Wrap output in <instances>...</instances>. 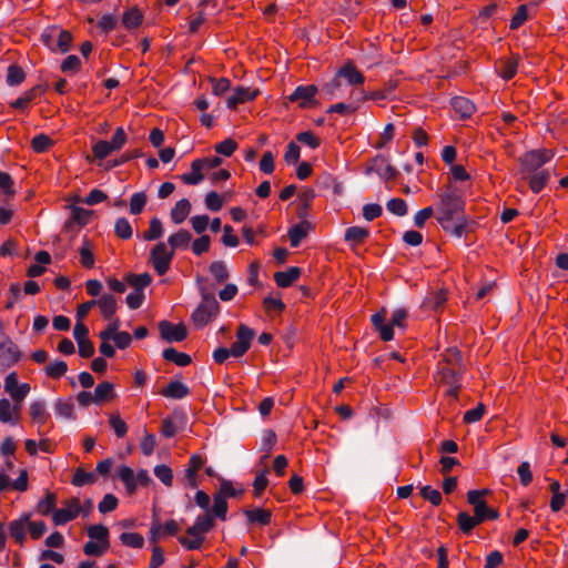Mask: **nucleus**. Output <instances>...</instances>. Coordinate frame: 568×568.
<instances>
[{
	"mask_svg": "<svg viewBox=\"0 0 568 568\" xmlns=\"http://www.w3.org/2000/svg\"><path fill=\"white\" fill-rule=\"evenodd\" d=\"M219 303L213 296H204L201 304L192 314L194 324L199 327L205 326L219 313Z\"/></svg>",
	"mask_w": 568,
	"mask_h": 568,
	"instance_id": "nucleus-8",
	"label": "nucleus"
},
{
	"mask_svg": "<svg viewBox=\"0 0 568 568\" xmlns=\"http://www.w3.org/2000/svg\"><path fill=\"white\" fill-rule=\"evenodd\" d=\"M20 403L13 405L7 398L0 399V422L17 425L20 418Z\"/></svg>",
	"mask_w": 568,
	"mask_h": 568,
	"instance_id": "nucleus-15",
	"label": "nucleus"
},
{
	"mask_svg": "<svg viewBox=\"0 0 568 568\" xmlns=\"http://www.w3.org/2000/svg\"><path fill=\"white\" fill-rule=\"evenodd\" d=\"M114 397V387L113 384L109 382H103L98 384L94 389V399L95 404H100L104 400H109Z\"/></svg>",
	"mask_w": 568,
	"mask_h": 568,
	"instance_id": "nucleus-38",
	"label": "nucleus"
},
{
	"mask_svg": "<svg viewBox=\"0 0 568 568\" xmlns=\"http://www.w3.org/2000/svg\"><path fill=\"white\" fill-rule=\"evenodd\" d=\"M110 547V544H101L100 541L89 540L84 547L83 552L87 556H102Z\"/></svg>",
	"mask_w": 568,
	"mask_h": 568,
	"instance_id": "nucleus-54",
	"label": "nucleus"
},
{
	"mask_svg": "<svg viewBox=\"0 0 568 568\" xmlns=\"http://www.w3.org/2000/svg\"><path fill=\"white\" fill-rule=\"evenodd\" d=\"M368 170H375L376 173L384 179H392L396 174V170L382 158L374 159L373 166Z\"/></svg>",
	"mask_w": 568,
	"mask_h": 568,
	"instance_id": "nucleus-37",
	"label": "nucleus"
},
{
	"mask_svg": "<svg viewBox=\"0 0 568 568\" xmlns=\"http://www.w3.org/2000/svg\"><path fill=\"white\" fill-rule=\"evenodd\" d=\"M190 390L189 387L179 382V381H171L165 388L162 389L161 394L164 397L173 398V399H182L189 395Z\"/></svg>",
	"mask_w": 568,
	"mask_h": 568,
	"instance_id": "nucleus-22",
	"label": "nucleus"
},
{
	"mask_svg": "<svg viewBox=\"0 0 568 568\" xmlns=\"http://www.w3.org/2000/svg\"><path fill=\"white\" fill-rule=\"evenodd\" d=\"M162 356L165 361L172 362L178 366H187L191 363L190 355L185 353L178 352L173 347L165 348L162 353Z\"/></svg>",
	"mask_w": 568,
	"mask_h": 568,
	"instance_id": "nucleus-34",
	"label": "nucleus"
},
{
	"mask_svg": "<svg viewBox=\"0 0 568 568\" xmlns=\"http://www.w3.org/2000/svg\"><path fill=\"white\" fill-rule=\"evenodd\" d=\"M173 257L174 252L164 242L158 243L150 253V262L159 275H164L169 271Z\"/></svg>",
	"mask_w": 568,
	"mask_h": 568,
	"instance_id": "nucleus-5",
	"label": "nucleus"
},
{
	"mask_svg": "<svg viewBox=\"0 0 568 568\" xmlns=\"http://www.w3.org/2000/svg\"><path fill=\"white\" fill-rule=\"evenodd\" d=\"M80 67H81L80 58L78 55L71 54V55H68L63 60V62L61 64V70L64 73H75L80 70Z\"/></svg>",
	"mask_w": 568,
	"mask_h": 568,
	"instance_id": "nucleus-63",
	"label": "nucleus"
},
{
	"mask_svg": "<svg viewBox=\"0 0 568 568\" xmlns=\"http://www.w3.org/2000/svg\"><path fill=\"white\" fill-rule=\"evenodd\" d=\"M161 336L166 342H182L186 337V328L183 324H172L168 321H162L159 324Z\"/></svg>",
	"mask_w": 568,
	"mask_h": 568,
	"instance_id": "nucleus-14",
	"label": "nucleus"
},
{
	"mask_svg": "<svg viewBox=\"0 0 568 568\" xmlns=\"http://www.w3.org/2000/svg\"><path fill=\"white\" fill-rule=\"evenodd\" d=\"M484 520L476 515L470 516L466 511H462L457 516V524L459 529L464 534H469L477 525L481 524Z\"/></svg>",
	"mask_w": 568,
	"mask_h": 568,
	"instance_id": "nucleus-31",
	"label": "nucleus"
},
{
	"mask_svg": "<svg viewBox=\"0 0 568 568\" xmlns=\"http://www.w3.org/2000/svg\"><path fill=\"white\" fill-rule=\"evenodd\" d=\"M387 210L397 215L404 216L407 213V204L403 199H390L386 204Z\"/></svg>",
	"mask_w": 568,
	"mask_h": 568,
	"instance_id": "nucleus-62",
	"label": "nucleus"
},
{
	"mask_svg": "<svg viewBox=\"0 0 568 568\" xmlns=\"http://www.w3.org/2000/svg\"><path fill=\"white\" fill-rule=\"evenodd\" d=\"M549 178L550 174L547 170L532 172V175L528 180L530 190L536 194L539 193L547 184Z\"/></svg>",
	"mask_w": 568,
	"mask_h": 568,
	"instance_id": "nucleus-35",
	"label": "nucleus"
},
{
	"mask_svg": "<svg viewBox=\"0 0 568 568\" xmlns=\"http://www.w3.org/2000/svg\"><path fill=\"white\" fill-rule=\"evenodd\" d=\"M463 211L464 201L459 189L452 184L447 185L439 195L437 222L445 231L456 237H462L466 227V219Z\"/></svg>",
	"mask_w": 568,
	"mask_h": 568,
	"instance_id": "nucleus-1",
	"label": "nucleus"
},
{
	"mask_svg": "<svg viewBox=\"0 0 568 568\" xmlns=\"http://www.w3.org/2000/svg\"><path fill=\"white\" fill-rule=\"evenodd\" d=\"M151 276L148 273L131 274L128 276V283L134 287V290H143L151 284Z\"/></svg>",
	"mask_w": 568,
	"mask_h": 568,
	"instance_id": "nucleus-53",
	"label": "nucleus"
},
{
	"mask_svg": "<svg viewBox=\"0 0 568 568\" xmlns=\"http://www.w3.org/2000/svg\"><path fill=\"white\" fill-rule=\"evenodd\" d=\"M154 475L165 486L170 487L173 483L172 469L166 465H158L154 467Z\"/></svg>",
	"mask_w": 568,
	"mask_h": 568,
	"instance_id": "nucleus-55",
	"label": "nucleus"
},
{
	"mask_svg": "<svg viewBox=\"0 0 568 568\" xmlns=\"http://www.w3.org/2000/svg\"><path fill=\"white\" fill-rule=\"evenodd\" d=\"M204 458L200 455H192L189 462V467L185 470L187 485L190 487H196V474L203 467Z\"/></svg>",
	"mask_w": 568,
	"mask_h": 568,
	"instance_id": "nucleus-25",
	"label": "nucleus"
},
{
	"mask_svg": "<svg viewBox=\"0 0 568 568\" xmlns=\"http://www.w3.org/2000/svg\"><path fill=\"white\" fill-rule=\"evenodd\" d=\"M369 235V230L362 226H351L345 231V241L361 244Z\"/></svg>",
	"mask_w": 568,
	"mask_h": 568,
	"instance_id": "nucleus-36",
	"label": "nucleus"
},
{
	"mask_svg": "<svg viewBox=\"0 0 568 568\" xmlns=\"http://www.w3.org/2000/svg\"><path fill=\"white\" fill-rule=\"evenodd\" d=\"M191 207V202L187 199L178 201L170 212L172 222L176 225L183 223L189 216Z\"/></svg>",
	"mask_w": 568,
	"mask_h": 568,
	"instance_id": "nucleus-21",
	"label": "nucleus"
},
{
	"mask_svg": "<svg viewBox=\"0 0 568 568\" xmlns=\"http://www.w3.org/2000/svg\"><path fill=\"white\" fill-rule=\"evenodd\" d=\"M119 500L113 494H106L98 505L101 514L113 511L118 507Z\"/></svg>",
	"mask_w": 568,
	"mask_h": 568,
	"instance_id": "nucleus-60",
	"label": "nucleus"
},
{
	"mask_svg": "<svg viewBox=\"0 0 568 568\" xmlns=\"http://www.w3.org/2000/svg\"><path fill=\"white\" fill-rule=\"evenodd\" d=\"M21 353L18 346L6 335H0V369L12 367L19 362Z\"/></svg>",
	"mask_w": 568,
	"mask_h": 568,
	"instance_id": "nucleus-10",
	"label": "nucleus"
},
{
	"mask_svg": "<svg viewBox=\"0 0 568 568\" xmlns=\"http://www.w3.org/2000/svg\"><path fill=\"white\" fill-rule=\"evenodd\" d=\"M57 496L53 493L47 491L44 498L40 499L37 505V510L41 515H49L55 510Z\"/></svg>",
	"mask_w": 568,
	"mask_h": 568,
	"instance_id": "nucleus-39",
	"label": "nucleus"
},
{
	"mask_svg": "<svg viewBox=\"0 0 568 568\" xmlns=\"http://www.w3.org/2000/svg\"><path fill=\"white\" fill-rule=\"evenodd\" d=\"M245 515H246L247 519L250 520V523H256L262 526L268 525L271 521V516H272L270 510L262 509V508L246 510Z\"/></svg>",
	"mask_w": 568,
	"mask_h": 568,
	"instance_id": "nucleus-40",
	"label": "nucleus"
},
{
	"mask_svg": "<svg viewBox=\"0 0 568 568\" xmlns=\"http://www.w3.org/2000/svg\"><path fill=\"white\" fill-rule=\"evenodd\" d=\"M527 18H528L527 6L526 4L519 6L517 8L516 13L514 14V17L510 20L509 28L511 30H516V29L520 28L526 22Z\"/></svg>",
	"mask_w": 568,
	"mask_h": 568,
	"instance_id": "nucleus-59",
	"label": "nucleus"
},
{
	"mask_svg": "<svg viewBox=\"0 0 568 568\" xmlns=\"http://www.w3.org/2000/svg\"><path fill=\"white\" fill-rule=\"evenodd\" d=\"M263 306L266 313H281L285 308V304L282 302L281 296L268 295L263 301Z\"/></svg>",
	"mask_w": 568,
	"mask_h": 568,
	"instance_id": "nucleus-51",
	"label": "nucleus"
},
{
	"mask_svg": "<svg viewBox=\"0 0 568 568\" xmlns=\"http://www.w3.org/2000/svg\"><path fill=\"white\" fill-rule=\"evenodd\" d=\"M452 105L454 110L460 114L462 118H469L475 111L474 103L464 97L453 98Z\"/></svg>",
	"mask_w": 568,
	"mask_h": 568,
	"instance_id": "nucleus-32",
	"label": "nucleus"
},
{
	"mask_svg": "<svg viewBox=\"0 0 568 568\" xmlns=\"http://www.w3.org/2000/svg\"><path fill=\"white\" fill-rule=\"evenodd\" d=\"M255 332L244 324H241L236 332V341L229 348L233 357L243 356L250 348Z\"/></svg>",
	"mask_w": 568,
	"mask_h": 568,
	"instance_id": "nucleus-11",
	"label": "nucleus"
},
{
	"mask_svg": "<svg viewBox=\"0 0 568 568\" xmlns=\"http://www.w3.org/2000/svg\"><path fill=\"white\" fill-rule=\"evenodd\" d=\"M142 22V13L138 9H130L124 12L122 23L128 29L138 28Z\"/></svg>",
	"mask_w": 568,
	"mask_h": 568,
	"instance_id": "nucleus-49",
	"label": "nucleus"
},
{
	"mask_svg": "<svg viewBox=\"0 0 568 568\" xmlns=\"http://www.w3.org/2000/svg\"><path fill=\"white\" fill-rule=\"evenodd\" d=\"M80 262L85 268H92L94 266V255L92 246L88 240L83 241L82 246L79 248Z\"/></svg>",
	"mask_w": 568,
	"mask_h": 568,
	"instance_id": "nucleus-45",
	"label": "nucleus"
},
{
	"mask_svg": "<svg viewBox=\"0 0 568 568\" xmlns=\"http://www.w3.org/2000/svg\"><path fill=\"white\" fill-rule=\"evenodd\" d=\"M29 413H30L32 420L40 425L44 424L49 418L45 403H44V400H41V399L33 400L30 404Z\"/></svg>",
	"mask_w": 568,
	"mask_h": 568,
	"instance_id": "nucleus-30",
	"label": "nucleus"
},
{
	"mask_svg": "<svg viewBox=\"0 0 568 568\" xmlns=\"http://www.w3.org/2000/svg\"><path fill=\"white\" fill-rule=\"evenodd\" d=\"M192 234L190 231L180 229L168 237V245L175 253L178 250H186L191 243Z\"/></svg>",
	"mask_w": 568,
	"mask_h": 568,
	"instance_id": "nucleus-19",
	"label": "nucleus"
},
{
	"mask_svg": "<svg viewBox=\"0 0 568 568\" xmlns=\"http://www.w3.org/2000/svg\"><path fill=\"white\" fill-rule=\"evenodd\" d=\"M337 77L343 78L351 85H361L364 83V75L355 68L352 62H347L337 71Z\"/></svg>",
	"mask_w": 568,
	"mask_h": 568,
	"instance_id": "nucleus-20",
	"label": "nucleus"
},
{
	"mask_svg": "<svg viewBox=\"0 0 568 568\" xmlns=\"http://www.w3.org/2000/svg\"><path fill=\"white\" fill-rule=\"evenodd\" d=\"M257 90L246 87H237L236 89H234L233 94L229 97L226 105L229 109H234L237 106V104L254 100L257 97Z\"/></svg>",
	"mask_w": 568,
	"mask_h": 568,
	"instance_id": "nucleus-17",
	"label": "nucleus"
},
{
	"mask_svg": "<svg viewBox=\"0 0 568 568\" xmlns=\"http://www.w3.org/2000/svg\"><path fill=\"white\" fill-rule=\"evenodd\" d=\"M28 530V515L13 520L10 524L9 532L16 542L22 545L26 540V531Z\"/></svg>",
	"mask_w": 568,
	"mask_h": 568,
	"instance_id": "nucleus-23",
	"label": "nucleus"
},
{
	"mask_svg": "<svg viewBox=\"0 0 568 568\" xmlns=\"http://www.w3.org/2000/svg\"><path fill=\"white\" fill-rule=\"evenodd\" d=\"M237 149V143L233 139H225L222 142L217 143L214 148L217 154L224 156H231L235 150Z\"/></svg>",
	"mask_w": 568,
	"mask_h": 568,
	"instance_id": "nucleus-61",
	"label": "nucleus"
},
{
	"mask_svg": "<svg viewBox=\"0 0 568 568\" xmlns=\"http://www.w3.org/2000/svg\"><path fill=\"white\" fill-rule=\"evenodd\" d=\"M164 229L162 222L158 217H153L150 221L148 231L144 232L143 239L145 241H154L162 237Z\"/></svg>",
	"mask_w": 568,
	"mask_h": 568,
	"instance_id": "nucleus-44",
	"label": "nucleus"
},
{
	"mask_svg": "<svg viewBox=\"0 0 568 568\" xmlns=\"http://www.w3.org/2000/svg\"><path fill=\"white\" fill-rule=\"evenodd\" d=\"M146 203V195L144 192L134 193L130 200V212L133 215L140 214Z\"/></svg>",
	"mask_w": 568,
	"mask_h": 568,
	"instance_id": "nucleus-56",
	"label": "nucleus"
},
{
	"mask_svg": "<svg viewBox=\"0 0 568 568\" xmlns=\"http://www.w3.org/2000/svg\"><path fill=\"white\" fill-rule=\"evenodd\" d=\"M97 306L105 320H111L118 311V300L113 294L104 293L97 298Z\"/></svg>",
	"mask_w": 568,
	"mask_h": 568,
	"instance_id": "nucleus-18",
	"label": "nucleus"
},
{
	"mask_svg": "<svg viewBox=\"0 0 568 568\" xmlns=\"http://www.w3.org/2000/svg\"><path fill=\"white\" fill-rule=\"evenodd\" d=\"M120 541L123 546L140 549L144 545V538L138 532H122Z\"/></svg>",
	"mask_w": 568,
	"mask_h": 568,
	"instance_id": "nucleus-47",
	"label": "nucleus"
},
{
	"mask_svg": "<svg viewBox=\"0 0 568 568\" xmlns=\"http://www.w3.org/2000/svg\"><path fill=\"white\" fill-rule=\"evenodd\" d=\"M116 475L124 484L128 494H133L136 490L135 473L129 466H121L118 468Z\"/></svg>",
	"mask_w": 568,
	"mask_h": 568,
	"instance_id": "nucleus-27",
	"label": "nucleus"
},
{
	"mask_svg": "<svg viewBox=\"0 0 568 568\" xmlns=\"http://www.w3.org/2000/svg\"><path fill=\"white\" fill-rule=\"evenodd\" d=\"M300 268L293 266L287 271L275 273L274 281L280 287H288L300 277Z\"/></svg>",
	"mask_w": 568,
	"mask_h": 568,
	"instance_id": "nucleus-28",
	"label": "nucleus"
},
{
	"mask_svg": "<svg viewBox=\"0 0 568 568\" xmlns=\"http://www.w3.org/2000/svg\"><path fill=\"white\" fill-rule=\"evenodd\" d=\"M67 371L68 364L64 361H53L44 368L47 376L54 379L61 378Z\"/></svg>",
	"mask_w": 568,
	"mask_h": 568,
	"instance_id": "nucleus-46",
	"label": "nucleus"
},
{
	"mask_svg": "<svg viewBox=\"0 0 568 568\" xmlns=\"http://www.w3.org/2000/svg\"><path fill=\"white\" fill-rule=\"evenodd\" d=\"M82 511L80 500L71 498L64 501L63 507L55 509L52 515V521L55 526H63L75 519Z\"/></svg>",
	"mask_w": 568,
	"mask_h": 568,
	"instance_id": "nucleus-9",
	"label": "nucleus"
},
{
	"mask_svg": "<svg viewBox=\"0 0 568 568\" xmlns=\"http://www.w3.org/2000/svg\"><path fill=\"white\" fill-rule=\"evenodd\" d=\"M463 373L462 355L456 348L447 349L438 362L436 381L447 386L446 394L456 398L460 388Z\"/></svg>",
	"mask_w": 568,
	"mask_h": 568,
	"instance_id": "nucleus-2",
	"label": "nucleus"
},
{
	"mask_svg": "<svg viewBox=\"0 0 568 568\" xmlns=\"http://www.w3.org/2000/svg\"><path fill=\"white\" fill-rule=\"evenodd\" d=\"M109 424L118 438H122L126 435L128 425L118 413L110 414Z\"/></svg>",
	"mask_w": 568,
	"mask_h": 568,
	"instance_id": "nucleus-48",
	"label": "nucleus"
},
{
	"mask_svg": "<svg viewBox=\"0 0 568 568\" xmlns=\"http://www.w3.org/2000/svg\"><path fill=\"white\" fill-rule=\"evenodd\" d=\"M213 499L214 503L212 509L210 510V514L212 515V517H217L224 520L227 513L226 499L224 498L223 494H214Z\"/></svg>",
	"mask_w": 568,
	"mask_h": 568,
	"instance_id": "nucleus-42",
	"label": "nucleus"
},
{
	"mask_svg": "<svg viewBox=\"0 0 568 568\" xmlns=\"http://www.w3.org/2000/svg\"><path fill=\"white\" fill-rule=\"evenodd\" d=\"M90 540L110 544L109 529L103 525H92L87 529Z\"/></svg>",
	"mask_w": 568,
	"mask_h": 568,
	"instance_id": "nucleus-41",
	"label": "nucleus"
},
{
	"mask_svg": "<svg viewBox=\"0 0 568 568\" xmlns=\"http://www.w3.org/2000/svg\"><path fill=\"white\" fill-rule=\"evenodd\" d=\"M310 229L311 226L310 223L307 222H301L290 227L287 235L290 239L291 246L297 247L301 244L302 240H304L307 236Z\"/></svg>",
	"mask_w": 568,
	"mask_h": 568,
	"instance_id": "nucleus-24",
	"label": "nucleus"
},
{
	"mask_svg": "<svg viewBox=\"0 0 568 568\" xmlns=\"http://www.w3.org/2000/svg\"><path fill=\"white\" fill-rule=\"evenodd\" d=\"M555 153L549 149H538L526 152L520 158V165L524 172L532 173L539 171V169L549 162L554 158Z\"/></svg>",
	"mask_w": 568,
	"mask_h": 568,
	"instance_id": "nucleus-6",
	"label": "nucleus"
},
{
	"mask_svg": "<svg viewBox=\"0 0 568 568\" xmlns=\"http://www.w3.org/2000/svg\"><path fill=\"white\" fill-rule=\"evenodd\" d=\"M26 78L23 70L18 65H10L7 72V83L11 87L20 84Z\"/></svg>",
	"mask_w": 568,
	"mask_h": 568,
	"instance_id": "nucleus-58",
	"label": "nucleus"
},
{
	"mask_svg": "<svg viewBox=\"0 0 568 568\" xmlns=\"http://www.w3.org/2000/svg\"><path fill=\"white\" fill-rule=\"evenodd\" d=\"M518 70V59L513 57L499 62L498 74L504 80H510L515 77Z\"/></svg>",
	"mask_w": 568,
	"mask_h": 568,
	"instance_id": "nucleus-33",
	"label": "nucleus"
},
{
	"mask_svg": "<svg viewBox=\"0 0 568 568\" xmlns=\"http://www.w3.org/2000/svg\"><path fill=\"white\" fill-rule=\"evenodd\" d=\"M301 149L295 142H290L286 146L284 160L288 165L296 164L300 160Z\"/></svg>",
	"mask_w": 568,
	"mask_h": 568,
	"instance_id": "nucleus-64",
	"label": "nucleus"
},
{
	"mask_svg": "<svg viewBox=\"0 0 568 568\" xmlns=\"http://www.w3.org/2000/svg\"><path fill=\"white\" fill-rule=\"evenodd\" d=\"M4 389L13 400L21 403L30 393V385L28 383H18V375L11 372L4 379Z\"/></svg>",
	"mask_w": 568,
	"mask_h": 568,
	"instance_id": "nucleus-12",
	"label": "nucleus"
},
{
	"mask_svg": "<svg viewBox=\"0 0 568 568\" xmlns=\"http://www.w3.org/2000/svg\"><path fill=\"white\" fill-rule=\"evenodd\" d=\"M209 271L214 280L219 283H223L229 277V270L223 261H214L210 264Z\"/></svg>",
	"mask_w": 568,
	"mask_h": 568,
	"instance_id": "nucleus-43",
	"label": "nucleus"
},
{
	"mask_svg": "<svg viewBox=\"0 0 568 568\" xmlns=\"http://www.w3.org/2000/svg\"><path fill=\"white\" fill-rule=\"evenodd\" d=\"M0 190L7 196L11 197L16 194L14 182L10 174L0 171Z\"/></svg>",
	"mask_w": 568,
	"mask_h": 568,
	"instance_id": "nucleus-57",
	"label": "nucleus"
},
{
	"mask_svg": "<svg viewBox=\"0 0 568 568\" xmlns=\"http://www.w3.org/2000/svg\"><path fill=\"white\" fill-rule=\"evenodd\" d=\"M316 93L317 88L313 84L300 85L290 95V100L292 102H297L301 108L306 109L315 103L314 98Z\"/></svg>",
	"mask_w": 568,
	"mask_h": 568,
	"instance_id": "nucleus-13",
	"label": "nucleus"
},
{
	"mask_svg": "<svg viewBox=\"0 0 568 568\" xmlns=\"http://www.w3.org/2000/svg\"><path fill=\"white\" fill-rule=\"evenodd\" d=\"M115 152L109 141L99 140L92 145V153L94 158L99 160H103L108 158L111 153Z\"/></svg>",
	"mask_w": 568,
	"mask_h": 568,
	"instance_id": "nucleus-50",
	"label": "nucleus"
},
{
	"mask_svg": "<svg viewBox=\"0 0 568 568\" xmlns=\"http://www.w3.org/2000/svg\"><path fill=\"white\" fill-rule=\"evenodd\" d=\"M98 480V475L95 471H87L83 468L79 467L74 470V474L71 479V484L75 487H82L85 485H92Z\"/></svg>",
	"mask_w": 568,
	"mask_h": 568,
	"instance_id": "nucleus-29",
	"label": "nucleus"
},
{
	"mask_svg": "<svg viewBox=\"0 0 568 568\" xmlns=\"http://www.w3.org/2000/svg\"><path fill=\"white\" fill-rule=\"evenodd\" d=\"M9 488L17 491H26L28 489V473L26 469L20 471L16 480H11L3 470H0V491H4Z\"/></svg>",
	"mask_w": 568,
	"mask_h": 568,
	"instance_id": "nucleus-16",
	"label": "nucleus"
},
{
	"mask_svg": "<svg viewBox=\"0 0 568 568\" xmlns=\"http://www.w3.org/2000/svg\"><path fill=\"white\" fill-rule=\"evenodd\" d=\"M214 527V518L210 513L197 516L194 524L186 529L187 537H179V542L187 550L202 547L206 534Z\"/></svg>",
	"mask_w": 568,
	"mask_h": 568,
	"instance_id": "nucleus-3",
	"label": "nucleus"
},
{
	"mask_svg": "<svg viewBox=\"0 0 568 568\" xmlns=\"http://www.w3.org/2000/svg\"><path fill=\"white\" fill-rule=\"evenodd\" d=\"M489 493L488 489L469 490L467 493V501L474 507V513L477 517L485 520H495L498 518V511L489 508L484 500V497Z\"/></svg>",
	"mask_w": 568,
	"mask_h": 568,
	"instance_id": "nucleus-7",
	"label": "nucleus"
},
{
	"mask_svg": "<svg viewBox=\"0 0 568 568\" xmlns=\"http://www.w3.org/2000/svg\"><path fill=\"white\" fill-rule=\"evenodd\" d=\"M202 162L194 160L191 164V171L181 175V180L189 185H196L204 180Z\"/></svg>",
	"mask_w": 568,
	"mask_h": 568,
	"instance_id": "nucleus-26",
	"label": "nucleus"
},
{
	"mask_svg": "<svg viewBox=\"0 0 568 568\" xmlns=\"http://www.w3.org/2000/svg\"><path fill=\"white\" fill-rule=\"evenodd\" d=\"M41 41L52 52L64 53L70 49L72 36L58 26H49L42 31Z\"/></svg>",
	"mask_w": 568,
	"mask_h": 568,
	"instance_id": "nucleus-4",
	"label": "nucleus"
},
{
	"mask_svg": "<svg viewBox=\"0 0 568 568\" xmlns=\"http://www.w3.org/2000/svg\"><path fill=\"white\" fill-rule=\"evenodd\" d=\"M114 232L118 237L128 240L132 236V226L128 219L119 217L114 224Z\"/></svg>",
	"mask_w": 568,
	"mask_h": 568,
	"instance_id": "nucleus-52",
	"label": "nucleus"
}]
</instances>
